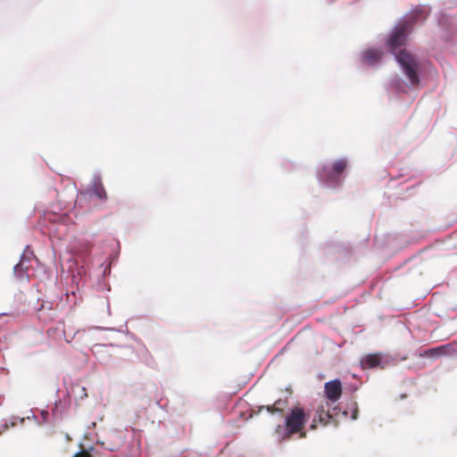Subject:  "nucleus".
I'll list each match as a JSON object with an SVG mask.
<instances>
[{"instance_id": "obj_5", "label": "nucleus", "mask_w": 457, "mask_h": 457, "mask_svg": "<svg viewBox=\"0 0 457 457\" xmlns=\"http://www.w3.org/2000/svg\"><path fill=\"white\" fill-rule=\"evenodd\" d=\"M333 421V416L330 413V404L326 403L325 405L321 404L318 407L316 415L313 418L312 423L311 425L312 429H315L317 428V423H320L323 426H327Z\"/></svg>"}, {"instance_id": "obj_11", "label": "nucleus", "mask_w": 457, "mask_h": 457, "mask_svg": "<svg viewBox=\"0 0 457 457\" xmlns=\"http://www.w3.org/2000/svg\"><path fill=\"white\" fill-rule=\"evenodd\" d=\"M427 14H428V12L426 11L425 7H420V6L416 7L412 11V21H410L412 24L414 21H417L420 20H425L427 17Z\"/></svg>"}, {"instance_id": "obj_6", "label": "nucleus", "mask_w": 457, "mask_h": 457, "mask_svg": "<svg viewBox=\"0 0 457 457\" xmlns=\"http://www.w3.org/2000/svg\"><path fill=\"white\" fill-rule=\"evenodd\" d=\"M342 383L339 379H334L325 383L324 393L328 400L337 402L342 395Z\"/></svg>"}, {"instance_id": "obj_4", "label": "nucleus", "mask_w": 457, "mask_h": 457, "mask_svg": "<svg viewBox=\"0 0 457 457\" xmlns=\"http://www.w3.org/2000/svg\"><path fill=\"white\" fill-rule=\"evenodd\" d=\"M347 167V161L340 159L335 162L330 167H324L320 177L327 181H335Z\"/></svg>"}, {"instance_id": "obj_2", "label": "nucleus", "mask_w": 457, "mask_h": 457, "mask_svg": "<svg viewBox=\"0 0 457 457\" xmlns=\"http://www.w3.org/2000/svg\"><path fill=\"white\" fill-rule=\"evenodd\" d=\"M309 420V415L305 413L302 407H294L290 413L286 417V433L284 438H290L294 434H300L301 438L306 436V432L303 431L306 422Z\"/></svg>"}, {"instance_id": "obj_10", "label": "nucleus", "mask_w": 457, "mask_h": 457, "mask_svg": "<svg viewBox=\"0 0 457 457\" xmlns=\"http://www.w3.org/2000/svg\"><path fill=\"white\" fill-rule=\"evenodd\" d=\"M94 195L100 200L107 199V193L102 182H96L93 187Z\"/></svg>"}, {"instance_id": "obj_3", "label": "nucleus", "mask_w": 457, "mask_h": 457, "mask_svg": "<svg viewBox=\"0 0 457 457\" xmlns=\"http://www.w3.org/2000/svg\"><path fill=\"white\" fill-rule=\"evenodd\" d=\"M411 29V22L410 21H403L395 27L387 40V46L393 53L395 54L397 48L404 45Z\"/></svg>"}, {"instance_id": "obj_9", "label": "nucleus", "mask_w": 457, "mask_h": 457, "mask_svg": "<svg viewBox=\"0 0 457 457\" xmlns=\"http://www.w3.org/2000/svg\"><path fill=\"white\" fill-rule=\"evenodd\" d=\"M44 219L51 223L65 224L69 220V216L65 213L48 212L45 214Z\"/></svg>"}, {"instance_id": "obj_14", "label": "nucleus", "mask_w": 457, "mask_h": 457, "mask_svg": "<svg viewBox=\"0 0 457 457\" xmlns=\"http://www.w3.org/2000/svg\"><path fill=\"white\" fill-rule=\"evenodd\" d=\"M281 403H282L281 400H278L273 405H268L266 407V409L270 413L280 412V411H282Z\"/></svg>"}, {"instance_id": "obj_1", "label": "nucleus", "mask_w": 457, "mask_h": 457, "mask_svg": "<svg viewBox=\"0 0 457 457\" xmlns=\"http://www.w3.org/2000/svg\"><path fill=\"white\" fill-rule=\"evenodd\" d=\"M395 58L401 65L410 86H418L420 84L419 72L420 71V62L418 58L405 49L395 53Z\"/></svg>"}, {"instance_id": "obj_16", "label": "nucleus", "mask_w": 457, "mask_h": 457, "mask_svg": "<svg viewBox=\"0 0 457 457\" xmlns=\"http://www.w3.org/2000/svg\"><path fill=\"white\" fill-rule=\"evenodd\" d=\"M357 416H358V411H357V410H355V411H353V415H352V419H353V420H356V419H357Z\"/></svg>"}, {"instance_id": "obj_8", "label": "nucleus", "mask_w": 457, "mask_h": 457, "mask_svg": "<svg viewBox=\"0 0 457 457\" xmlns=\"http://www.w3.org/2000/svg\"><path fill=\"white\" fill-rule=\"evenodd\" d=\"M382 57V52L378 49H369L362 54V62L368 65L377 63Z\"/></svg>"}, {"instance_id": "obj_12", "label": "nucleus", "mask_w": 457, "mask_h": 457, "mask_svg": "<svg viewBox=\"0 0 457 457\" xmlns=\"http://www.w3.org/2000/svg\"><path fill=\"white\" fill-rule=\"evenodd\" d=\"M28 266L25 265V262L23 260H21L20 262L14 266V273L20 278L26 274Z\"/></svg>"}, {"instance_id": "obj_15", "label": "nucleus", "mask_w": 457, "mask_h": 457, "mask_svg": "<svg viewBox=\"0 0 457 457\" xmlns=\"http://www.w3.org/2000/svg\"><path fill=\"white\" fill-rule=\"evenodd\" d=\"M73 457H92V456L87 451L82 450V451L77 453L76 454H74Z\"/></svg>"}, {"instance_id": "obj_7", "label": "nucleus", "mask_w": 457, "mask_h": 457, "mask_svg": "<svg viewBox=\"0 0 457 457\" xmlns=\"http://www.w3.org/2000/svg\"><path fill=\"white\" fill-rule=\"evenodd\" d=\"M382 356L379 353H370L365 355L361 359V366L364 369H374V368H381L384 369V365L382 364Z\"/></svg>"}, {"instance_id": "obj_13", "label": "nucleus", "mask_w": 457, "mask_h": 457, "mask_svg": "<svg viewBox=\"0 0 457 457\" xmlns=\"http://www.w3.org/2000/svg\"><path fill=\"white\" fill-rule=\"evenodd\" d=\"M445 346H438L436 348L429 349L426 352V355L428 357H436L445 353Z\"/></svg>"}]
</instances>
